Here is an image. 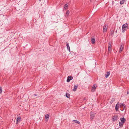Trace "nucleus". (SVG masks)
<instances>
[{"instance_id": "nucleus-26", "label": "nucleus", "mask_w": 129, "mask_h": 129, "mask_svg": "<svg viewBox=\"0 0 129 129\" xmlns=\"http://www.w3.org/2000/svg\"><path fill=\"white\" fill-rule=\"evenodd\" d=\"M123 109H125V105L124 104V105H123Z\"/></svg>"}, {"instance_id": "nucleus-33", "label": "nucleus", "mask_w": 129, "mask_h": 129, "mask_svg": "<svg viewBox=\"0 0 129 129\" xmlns=\"http://www.w3.org/2000/svg\"><path fill=\"white\" fill-rule=\"evenodd\" d=\"M39 0V1H41V0Z\"/></svg>"}, {"instance_id": "nucleus-14", "label": "nucleus", "mask_w": 129, "mask_h": 129, "mask_svg": "<svg viewBox=\"0 0 129 129\" xmlns=\"http://www.w3.org/2000/svg\"><path fill=\"white\" fill-rule=\"evenodd\" d=\"M96 88V87L95 85H93L91 89V91L92 92H94Z\"/></svg>"}, {"instance_id": "nucleus-5", "label": "nucleus", "mask_w": 129, "mask_h": 129, "mask_svg": "<svg viewBox=\"0 0 129 129\" xmlns=\"http://www.w3.org/2000/svg\"><path fill=\"white\" fill-rule=\"evenodd\" d=\"M73 79V77L71 76H68L67 78V82H69L70 81Z\"/></svg>"}, {"instance_id": "nucleus-1", "label": "nucleus", "mask_w": 129, "mask_h": 129, "mask_svg": "<svg viewBox=\"0 0 129 129\" xmlns=\"http://www.w3.org/2000/svg\"><path fill=\"white\" fill-rule=\"evenodd\" d=\"M127 23L126 24H123L122 26V32L123 33H124L125 31L127 30Z\"/></svg>"}, {"instance_id": "nucleus-7", "label": "nucleus", "mask_w": 129, "mask_h": 129, "mask_svg": "<svg viewBox=\"0 0 129 129\" xmlns=\"http://www.w3.org/2000/svg\"><path fill=\"white\" fill-rule=\"evenodd\" d=\"M120 120H121V122H122V123H124L126 121V119L124 118H120Z\"/></svg>"}, {"instance_id": "nucleus-2", "label": "nucleus", "mask_w": 129, "mask_h": 129, "mask_svg": "<svg viewBox=\"0 0 129 129\" xmlns=\"http://www.w3.org/2000/svg\"><path fill=\"white\" fill-rule=\"evenodd\" d=\"M108 25L106 24H105L103 27V32L105 33L107 32L108 28Z\"/></svg>"}, {"instance_id": "nucleus-21", "label": "nucleus", "mask_w": 129, "mask_h": 129, "mask_svg": "<svg viewBox=\"0 0 129 129\" xmlns=\"http://www.w3.org/2000/svg\"><path fill=\"white\" fill-rule=\"evenodd\" d=\"M119 107V106H117V105H116L115 108V109L116 110V111H118Z\"/></svg>"}, {"instance_id": "nucleus-32", "label": "nucleus", "mask_w": 129, "mask_h": 129, "mask_svg": "<svg viewBox=\"0 0 129 129\" xmlns=\"http://www.w3.org/2000/svg\"><path fill=\"white\" fill-rule=\"evenodd\" d=\"M117 30H116V33H117Z\"/></svg>"}, {"instance_id": "nucleus-20", "label": "nucleus", "mask_w": 129, "mask_h": 129, "mask_svg": "<svg viewBox=\"0 0 129 129\" xmlns=\"http://www.w3.org/2000/svg\"><path fill=\"white\" fill-rule=\"evenodd\" d=\"M125 1V0H121L120 2V4L121 5L123 4Z\"/></svg>"}, {"instance_id": "nucleus-24", "label": "nucleus", "mask_w": 129, "mask_h": 129, "mask_svg": "<svg viewBox=\"0 0 129 129\" xmlns=\"http://www.w3.org/2000/svg\"><path fill=\"white\" fill-rule=\"evenodd\" d=\"M69 14V10H68L67 11L66 14V15L68 16V15Z\"/></svg>"}, {"instance_id": "nucleus-6", "label": "nucleus", "mask_w": 129, "mask_h": 129, "mask_svg": "<svg viewBox=\"0 0 129 129\" xmlns=\"http://www.w3.org/2000/svg\"><path fill=\"white\" fill-rule=\"evenodd\" d=\"M111 42H109L108 45V50L109 51H110L111 50L112 46L111 45Z\"/></svg>"}, {"instance_id": "nucleus-13", "label": "nucleus", "mask_w": 129, "mask_h": 129, "mask_svg": "<svg viewBox=\"0 0 129 129\" xmlns=\"http://www.w3.org/2000/svg\"><path fill=\"white\" fill-rule=\"evenodd\" d=\"M21 117L20 116L19 117H17V119H16V123H17L18 122H19L21 120Z\"/></svg>"}, {"instance_id": "nucleus-16", "label": "nucleus", "mask_w": 129, "mask_h": 129, "mask_svg": "<svg viewBox=\"0 0 129 129\" xmlns=\"http://www.w3.org/2000/svg\"><path fill=\"white\" fill-rule=\"evenodd\" d=\"M115 98H113L111 99V101L110 102V104H112V103L115 101Z\"/></svg>"}, {"instance_id": "nucleus-28", "label": "nucleus", "mask_w": 129, "mask_h": 129, "mask_svg": "<svg viewBox=\"0 0 129 129\" xmlns=\"http://www.w3.org/2000/svg\"><path fill=\"white\" fill-rule=\"evenodd\" d=\"M86 100H87V99H86V97L84 98L83 99V100H84V101H86Z\"/></svg>"}, {"instance_id": "nucleus-15", "label": "nucleus", "mask_w": 129, "mask_h": 129, "mask_svg": "<svg viewBox=\"0 0 129 129\" xmlns=\"http://www.w3.org/2000/svg\"><path fill=\"white\" fill-rule=\"evenodd\" d=\"M91 43L93 44H94L95 43V39L93 38H91Z\"/></svg>"}, {"instance_id": "nucleus-12", "label": "nucleus", "mask_w": 129, "mask_h": 129, "mask_svg": "<svg viewBox=\"0 0 129 129\" xmlns=\"http://www.w3.org/2000/svg\"><path fill=\"white\" fill-rule=\"evenodd\" d=\"M110 75V72L109 71L108 72L105 74V77L106 78H107Z\"/></svg>"}, {"instance_id": "nucleus-18", "label": "nucleus", "mask_w": 129, "mask_h": 129, "mask_svg": "<svg viewBox=\"0 0 129 129\" xmlns=\"http://www.w3.org/2000/svg\"><path fill=\"white\" fill-rule=\"evenodd\" d=\"M123 123H122V122H119V125L120 127H122Z\"/></svg>"}, {"instance_id": "nucleus-10", "label": "nucleus", "mask_w": 129, "mask_h": 129, "mask_svg": "<svg viewBox=\"0 0 129 129\" xmlns=\"http://www.w3.org/2000/svg\"><path fill=\"white\" fill-rule=\"evenodd\" d=\"M123 48V46L121 45L120 46V50H119V53H121V51H122Z\"/></svg>"}, {"instance_id": "nucleus-9", "label": "nucleus", "mask_w": 129, "mask_h": 129, "mask_svg": "<svg viewBox=\"0 0 129 129\" xmlns=\"http://www.w3.org/2000/svg\"><path fill=\"white\" fill-rule=\"evenodd\" d=\"M78 86V84H77V85H76L74 86V87L73 89V90L75 91L76 90Z\"/></svg>"}, {"instance_id": "nucleus-34", "label": "nucleus", "mask_w": 129, "mask_h": 129, "mask_svg": "<svg viewBox=\"0 0 129 129\" xmlns=\"http://www.w3.org/2000/svg\"><path fill=\"white\" fill-rule=\"evenodd\" d=\"M91 0H90V1H91Z\"/></svg>"}, {"instance_id": "nucleus-4", "label": "nucleus", "mask_w": 129, "mask_h": 129, "mask_svg": "<svg viewBox=\"0 0 129 129\" xmlns=\"http://www.w3.org/2000/svg\"><path fill=\"white\" fill-rule=\"evenodd\" d=\"M95 113L94 112L91 111L90 113V118L91 120H92L95 116Z\"/></svg>"}, {"instance_id": "nucleus-8", "label": "nucleus", "mask_w": 129, "mask_h": 129, "mask_svg": "<svg viewBox=\"0 0 129 129\" xmlns=\"http://www.w3.org/2000/svg\"><path fill=\"white\" fill-rule=\"evenodd\" d=\"M49 117V115L48 114H46L45 115V120L47 121Z\"/></svg>"}, {"instance_id": "nucleus-19", "label": "nucleus", "mask_w": 129, "mask_h": 129, "mask_svg": "<svg viewBox=\"0 0 129 129\" xmlns=\"http://www.w3.org/2000/svg\"><path fill=\"white\" fill-rule=\"evenodd\" d=\"M73 121H74L76 123H78L79 124H80V123L79 122L76 120H73Z\"/></svg>"}, {"instance_id": "nucleus-30", "label": "nucleus", "mask_w": 129, "mask_h": 129, "mask_svg": "<svg viewBox=\"0 0 129 129\" xmlns=\"http://www.w3.org/2000/svg\"><path fill=\"white\" fill-rule=\"evenodd\" d=\"M127 94L129 93V91L128 90V91H127Z\"/></svg>"}, {"instance_id": "nucleus-11", "label": "nucleus", "mask_w": 129, "mask_h": 129, "mask_svg": "<svg viewBox=\"0 0 129 129\" xmlns=\"http://www.w3.org/2000/svg\"><path fill=\"white\" fill-rule=\"evenodd\" d=\"M66 46H67V49L70 51V47L69 45V43H68L67 42L66 43Z\"/></svg>"}, {"instance_id": "nucleus-17", "label": "nucleus", "mask_w": 129, "mask_h": 129, "mask_svg": "<svg viewBox=\"0 0 129 129\" xmlns=\"http://www.w3.org/2000/svg\"><path fill=\"white\" fill-rule=\"evenodd\" d=\"M114 30H110V35H113L114 33Z\"/></svg>"}, {"instance_id": "nucleus-22", "label": "nucleus", "mask_w": 129, "mask_h": 129, "mask_svg": "<svg viewBox=\"0 0 129 129\" xmlns=\"http://www.w3.org/2000/svg\"><path fill=\"white\" fill-rule=\"evenodd\" d=\"M66 96L67 98H70V94L69 93H66Z\"/></svg>"}, {"instance_id": "nucleus-3", "label": "nucleus", "mask_w": 129, "mask_h": 129, "mask_svg": "<svg viewBox=\"0 0 129 129\" xmlns=\"http://www.w3.org/2000/svg\"><path fill=\"white\" fill-rule=\"evenodd\" d=\"M118 116L117 115H114L112 118V120L113 121H115L118 119Z\"/></svg>"}, {"instance_id": "nucleus-29", "label": "nucleus", "mask_w": 129, "mask_h": 129, "mask_svg": "<svg viewBox=\"0 0 129 129\" xmlns=\"http://www.w3.org/2000/svg\"><path fill=\"white\" fill-rule=\"evenodd\" d=\"M124 104H123L122 103H121L120 104V105L121 106H123V105H124Z\"/></svg>"}, {"instance_id": "nucleus-31", "label": "nucleus", "mask_w": 129, "mask_h": 129, "mask_svg": "<svg viewBox=\"0 0 129 129\" xmlns=\"http://www.w3.org/2000/svg\"><path fill=\"white\" fill-rule=\"evenodd\" d=\"M23 99H24V96H23Z\"/></svg>"}, {"instance_id": "nucleus-27", "label": "nucleus", "mask_w": 129, "mask_h": 129, "mask_svg": "<svg viewBox=\"0 0 129 129\" xmlns=\"http://www.w3.org/2000/svg\"><path fill=\"white\" fill-rule=\"evenodd\" d=\"M119 104V102H118L117 103L116 105H117V106H118Z\"/></svg>"}, {"instance_id": "nucleus-23", "label": "nucleus", "mask_w": 129, "mask_h": 129, "mask_svg": "<svg viewBox=\"0 0 129 129\" xmlns=\"http://www.w3.org/2000/svg\"><path fill=\"white\" fill-rule=\"evenodd\" d=\"M68 5L67 4H66L64 6V9L66 10L67 9V7H68Z\"/></svg>"}, {"instance_id": "nucleus-25", "label": "nucleus", "mask_w": 129, "mask_h": 129, "mask_svg": "<svg viewBox=\"0 0 129 129\" xmlns=\"http://www.w3.org/2000/svg\"><path fill=\"white\" fill-rule=\"evenodd\" d=\"M2 89L1 87H0V94H1L2 92Z\"/></svg>"}]
</instances>
